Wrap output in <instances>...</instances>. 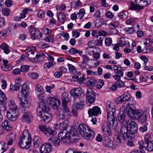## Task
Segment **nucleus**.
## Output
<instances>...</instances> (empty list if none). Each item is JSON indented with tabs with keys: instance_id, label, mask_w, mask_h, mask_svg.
<instances>
[{
	"instance_id": "a18cd8bd",
	"label": "nucleus",
	"mask_w": 153,
	"mask_h": 153,
	"mask_svg": "<svg viewBox=\"0 0 153 153\" xmlns=\"http://www.w3.org/2000/svg\"><path fill=\"white\" fill-rule=\"evenodd\" d=\"M69 52L71 53L72 54H74L78 53L80 55H81L82 53H83V52L82 51H81L80 50H78L74 48H71L69 51Z\"/></svg>"
},
{
	"instance_id": "dca6fc26",
	"label": "nucleus",
	"mask_w": 153,
	"mask_h": 153,
	"mask_svg": "<svg viewBox=\"0 0 153 153\" xmlns=\"http://www.w3.org/2000/svg\"><path fill=\"white\" fill-rule=\"evenodd\" d=\"M100 108L97 106H94L92 108H89L88 111V113L90 117L93 115L96 116L101 113Z\"/></svg>"
},
{
	"instance_id": "13d9d810",
	"label": "nucleus",
	"mask_w": 153,
	"mask_h": 153,
	"mask_svg": "<svg viewBox=\"0 0 153 153\" xmlns=\"http://www.w3.org/2000/svg\"><path fill=\"white\" fill-rule=\"evenodd\" d=\"M117 80L118 81L115 83L117 87L120 88L125 86V84L124 82L120 80Z\"/></svg>"
},
{
	"instance_id": "aec40b11",
	"label": "nucleus",
	"mask_w": 153,
	"mask_h": 153,
	"mask_svg": "<svg viewBox=\"0 0 153 153\" xmlns=\"http://www.w3.org/2000/svg\"><path fill=\"white\" fill-rule=\"evenodd\" d=\"M1 96V97H0V104H1L2 106L1 110L5 111L7 110V99L4 94H2V95Z\"/></svg>"
},
{
	"instance_id": "f704fd0d",
	"label": "nucleus",
	"mask_w": 153,
	"mask_h": 153,
	"mask_svg": "<svg viewBox=\"0 0 153 153\" xmlns=\"http://www.w3.org/2000/svg\"><path fill=\"white\" fill-rule=\"evenodd\" d=\"M79 101L76 99L74 100V103L75 105H76V108L77 110L82 109L84 105V101H81L80 103H79Z\"/></svg>"
},
{
	"instance_id": "cd10ccee",
	"label": "nucleus",
	"mask_w": 153,
	"mask_h": 153,
	"mask_svg": "<svg viewBox=\"0 0 153 153\" xmlns=\"http://www.w3.org/2000/svg\"><path fill=\"white\" fill-rule=\"evenodd\" d=\"M1 126H3L4 129L8 131H11L12 129V127L10 122L7 120H5L2 123Z\"/></svg>"
},
{
	"instance_id": "9d476101",
	"label": "nucleus",
	"mask_w": 153,
	"mask_h": 153,
	"mask_svg": "<svg viewBox=\"0 0 153 153\" xmlns=\"http://www.w3.org/2000/svg\"><path fill=\"white\" fill-rule=\"evenodd\" d=\"M47 101L52 108L54 109H57L60 103V101L55 97H49L47 99Z\"/></svg>"
},
{
	"instance_id": "603ef678",
	"label": "nucleus",
	"mask_w": 153,
	"mask_h": 153,
	"mask_svg": "<svg viewBox=\"0 0 153 153\" xmlns=\"http://www.w3.org/2000/svg\"><path fill=\"white\" fill-rule=\"evenodd\" d=\"M70 136H76L79 134V131L75 128H72L70 130Z\"/></svg>"
},
{
	"instance_id": "0eeeda50",
	"label": "nucleus",
	"mask_w": 153,
	"mask_h": 153,
	"mask_svg": "<svg viewBox=\"0 0 153 153\" xmlns=\"http://www.w3.org/2000/svg\"><path fill=\"white\" fill-rule=\"evenodd\" d=\"M39 128L40 130L43 132L45 135L48 137L53 135L57 133L56 131L51 129L45 126L40 125L39 126Z\"/></svg>"
},
{
	"instance_id": "864d4df0",
	"label": "nucleus",
	"mask_w": 153,
	"mask_h": 153,
	"mask_svg": "<svg viewBox=\"0 0 153 153\" xmlns=\"http://www.w3.org/2000/svg\"><path fill=\"white\" fill-rule=\"evenodd\" d=\"M124 30L127 34H131L135 31L134 26L131 27H127L124 29Z\"/></svg>"
},
{
	"instance_id": "a19ab883",
	"label": "nucleus",
	"mask_w": 153,
	"mask_h": 153,
	"mask_svg": "<svg viewBox=\"0 0 153 153\" xmlns=\"http://www.w3.org/2000/svg\"><path fill=\"white\" fill-rule=\"evenodd\" d=\"M121 96L124 102H125L126 104H129L131 103V100L127 94H123L121 95Z\"/></svg>"
},
{
	"instance_id": "4d7b16f0",
	"label": "nucleus",
	"mask_w": 153,
	"mask_h": 153,
	"mask_svg": "<svg viewBox=\"0 0 153 153\" xmlns=\"http://www.w3.org/2000/svg\"><path fill=\"white\" fill-rule=\"evenodd\" d=\"M4 145V142L0 143V153H3L7 150V149L5 148Z\"/></svg>"
},
{
	"instance_id": "49530a36",
	"label": "nucleus",
	"mask_w": 153,
	"mask_h": 153,
	"mask_svg": "<svg viewBox=\"0 0 153 153\" xmlns=\"http://www.w3.org/2000/svg\"><path fill=\"white\" fill-rule=\"evenodd\" d=\"M145 149L149 152L153 151V143L151 142L145 144Z\"/></svg>"
},
{
	"instance_id": "09e8293b",
	"label": "nucleus",
	"mask_w": 153,
	"mask_h": 153,
	"mask_svg": "<svg viewBox=\"0 0 153 153\" xmlns=\"http://www.w3.org/2000/svg\"><path fill=\"white\" fill-rule=\"evenodd\" d=\"M20 105L22 108H28L30 106V103L28 101L25 100L23 101H22Z\"/></svg>"
},
{
	"instance_id": "72a5a7b5",
	"label": "nucleus",
	"mask_w": 153,
	"mask_h": 153,
	"mask_svg": "<svg viewBox=\"0 0 153 153\" xmlns=\"http://www.w3.org/2000/svg\"><path fill=\"white\" fill-rule=\"evenodd\" d=\"M102 129L103 132H105V134L106 135H109L111 131L110 128H109L108 124L105 123L103 124L102 127Z\"/></svg>"
},
{
	"instance_id": "c85d7f7f",
	"label": "nucleus",
	"mask_w": 153,
	"mask_h": 153,
	"mask_svg": "<svg viewBox=\"0 0 153 153\" xmlns=\"http://www.w3.org/2000/svg\"><path fill=\"white\" fill-rule=\"evenodd\" d=\"M106 34L107 33L103 31L102 32H101V34L102 35V36H98L97 37V41L98 42H97L96 45L98 46L102 45V41L104 39V35H106Z\"/></svg>"
},
{
	"instance_id": "473e14b6",
	"label": "nucleus",
	"mask_w": 153,
	"mask_h": 153,
	"mask_svg": "<svg viewBox=\"0 0 153 153\" xmlns=\"http://www.w3.org/2000/svg\"><path fill=\"white\" fill-rule=\"evenodd\" d=\"M118 118L119 122L123 125L121 127L123 126H125L126 124L125 112H123L119 117H118Z\"/></svg>"
},
{
	"instance_id": "3c124183",
	"label": "nucleus",
	"mask_w": 153,
	"mask_h": 153,
	"mask_svg": "<svg viewBox=\"0 0 153 153\" xmlns=\"http://www.w3.org/2000/svg\"><path fill=\"white\" fill-rule=\"evenodd\" d=\"M44 55H45L43 53H42L41 54L39 53H38L37 54L35 58H29V59L31 61H36L38 60V59L40 57L42 56H44Z\"/></svg>"
},
{
	"instance_id": "4468645a",
	"label": "nucleus",
	"mask_w": 153,
	"mask_h": 153,
	"mask_svg": "<svg viewBox=\"0 0 153 153\" xmlns=\"http://www.w3.org/2000/svg\"><path fill=\"white\" fill-rule=\"evenodd\" d=\"M68 121L67 120H65L59 124H55L53 127L56 130H62L61 131L66 132V130L68 126Z\"/></svg>"
},
{
	"instance_id": "680f3d73",
	"label": "nucleus",
	"mask_w": 153,
	"mask_h": 153,
	"mask_svg": "<svg viewBox=\"0 0 153 153\" xmlns=\"http://www.w3.org/2000/svg\"><path fill=\"white\" fill-rule=\"evenodd\" d=\"M147 125L148 123H146V124L142 125V126H140L139 129V131L141 132H143L147 131L148 129Z\"/></svg>"
},
{
	"instance_id": "20e7f679",
	"label": "nucleus",
	"mask_w": 153,
	"mask_h": 153,
	"mask_svg": "<svg viewBox=\"0 0 153 153\" xmlns=\"http://www.w3.org/2000/svg\"><path fill=\"white\" fill-rule=\"evenodd\" d=\"M20 140L17 144L18 146L22 148H23L22 147L21 144L24 145L23 140L25 139V137H26L27 138L26 141L25 142V143L26 144V146H28L27 147H29L31 146V135L27 130L24 131L22 133V136H20Z\"/></svg>"
},
{
	"instance_id": "338daca9",
	"label": "nucleus",
	"mask_w": 153,
	"mask_h": 153,
	"mask_svg": "<svg viewBox=\"0 0 153 153\" xmlns=\"http://www.w3.org/2000/svg\"><path fill=\"white\" fill-rule=\"evenodd\" d=\"M112 43V41L111 38L107 37L105 39V44L107 46H109L111 45Z\"/></svg>"
},
{
	"instance_id": "393cba45",
	"label": "nucleus",
	"mask_w": 153,
	"mask_h": 153,
	"mask_svg": "<svg viewBox=\"0 0 153 153\" xmlns=\"http://www.w3.org/2000/svg\"><path fill=\"white\" fill-rule=\"evenodd\" d=\"M30 90L28 87L26 83H24L21 88V92L23 96L26 97L30 93Z\"/></svg>"
},
{
	"instance_id": "052dcab7",
	"label": "nucleus",
	"mask_w": 153,
	"mask_h": 153,
	"mask_svg": "<svg viewBox=\"0 0 153 153\" xmlns=\"http://www.w3.org/2000/svg\"><path fill=\"white\" fill-rule=\"evenodd\" d=\"M55 63V62L54 61L46 63L44 64V66L45 68L46 67L47 68H50L51 67L54 66Z\"/></svg>"
},
{
	"instance_id": "4c0bfd02",
	"label": "nucleus",
	"mask_w": 153,
	"mask_h": 153,
	"mask_svg": "<svg viewBox=\"0 0 153 153\" xmlns=\"http://www.w3.org/2000/svg\"><path fill=\"white\" fill-rule=\"evenodd\" d=\"M147 120V113L145 111L137 119V120L140 122L142 123L145 122Z\"/></svg>"
},
{
	"instance_id": "c03bdc74",
	"label": "nucleus",
	"mask_w": 153,
	"mask_h": 153,
	"mask_svg": "<svg viewBox=\"0 0 153 153\" xmlns=\"http://www.w3.org/2000/svg\"><path fill=\"white\" fill-rule=\"evenodd\" d=\"M62 109L65 112V113L68 115H70V112L69 109L67 105V103H62Z\"/></svg>"
},
{
	"instance_id": "de8ad7c7",
	"label": "nucleus",
	"mask_w": 153,
	"mask_h": 153,
	"mask_svg": "<svg viewBox=\"0 0 153 153\" xmlns=\"http://www.w3.org/2000/svg\"><path fill=\"white\" fill-rule=\"evenodd\" d=\"M58 19L61 22L63 23L66 19L65 15L64 13H61L59 14Z\"/></svg>"
},
{
	"instance_id": "e433bc0d",
	"label": "nucleus",
	"mask_w": 153,
	"mask_h": 153,
	"mask_svg": "<svg viewBox=\"0 0 153 153\" xmlns=\"http://www.w3.org/2000/svg\"><path fill=\"white\" fill-rule=\"evenodd\" d=\"M21 86L20 84L15 83L14 85L12 84L10 85V90L12 92L13 91H19Z\"/></svg>"
},
{
	"instance_id": "a878e982",
	"label": "nucleus",
	"mask_w": 153,
	"mask_h": 153,
	"mask_svg": "<svg viewBox=\"0 0 153 153\" xmlns=\"http://www.w3.org/2000/svg\"><path fill=\"white\" fill-rule=\"evenodd\" d=\"M29 32L30 33L31 39L33 40H35L37 38V34H40V36H41L39 31L35 28H30L29 30Z\"/></svg>"
},
{
	"instance_id": "0e129e2a",
	"label": "nucleus",
	"mask_w": 153,
	"mask_h": 153,
	"mask_svg": "<svg viewBox=\"0 0 153 153\" xmlns=\"http://www.w3.org/2000/svg\"><path fill=\"white\" fill-rule=\"evenodd\" d=\"M37 96L38 100L40 101V102H44V101L45 100L43 93H40L39 95H37Z\"/></svg>"
},
{
	"instance_id": "ea45409f",
	"label": "nucleus",
	"mask_w": 153,
	"mask_h": 153,
	"mask_svg": "<svg viewBox=\"0 0 153 153\" xmlns=\"http://www.w3.org/2000/svg\"><path fill=\"white\" fill-rule=\"evenodd\" d=\"M9 46L6 43H3L0 46V48L4 51V52L6 54H8L10 52L8 49Z\"/></svg>"
},
{
	"instance_id": "7c9ffc66",
	"label": "nucleus",
	"mask_w": 153,
	"mask_h": 153,
	"mask_svg": "<svg viewBox=\"0 0 153 153\" xmlns=\"http://www.w3.org/2000/svg\"><path fill=\"white\" fill-rule=\"evenodd\" d=\"M8 105L9 111H17V107L14 100H10L8 102Z\"/></svg>"
},
{
	"instance_id": "79ce46f5",
	"label": "nucleus",
	"mask_w": 153,
	"mask_h": 153,
	"mask_svg": "<svg viewBox=\"0 0 153 153\" xmlns=\"http://www.w3.org/2000/svg\"><path fill=\"white\" fill-rule=\"evenodd\" d=\"M68 96V94L67 92L63 93L62 97V103H67L69 101V99Z\"/></svg>"
},
{
	"instance_id": "774afa93",
	"label": "nucleus",
	"mask_w": 153,
	"mask_h": 153,
	"mask_svg": "<svg viewBox=\"0 0 153 153\" xmlns=\"http://www.w3.org/2000/svg\"><path fill=\"white\" fill-rule=\"evenodd\" d=\"M29 69V66L28 65H23L21 67V70L22 72H27Z\"/></svg>"
},
{
	"instance_id": "bf43d9fd",
	"label": "nucleus",
	"mask_w": 153,
	"mask_h": 153,
	"mask_svg": "<svg viewBox=\"0 0 153 153\" xmlns=\"http://www.w3.org/2000/svg\"><path fill=\"white\" fill-rule=\"evenodd\" d=\"M28 75L30 78L34 79H37L39 76V74L37 73H30Z\"/></svg>"
},
{
	"instance_id": "69168bd1",
	"label": "nucleus",
	"mask_w": 153,
	"mask_h": 153,
	"mask_svg": "<svg viewBox=\"0 0 153 153\" xmlns=\"http://www.w3.org/2000/svg\"><path fill=\"white\" fill-rule=\"evenodd\" d=\"M2 12L4 15L8 16L10 14V11L7 8H5L2 10Z\"/></svg>"
},
{
	"instance_id": "f8f14e48",
	"label": "nucleus",
	"mask_w": 153,
	"mask_h": 153,
	"mask_svg": "<svg viewBox=\"0 0 153 153\" xmlns=\"http://www.w3.org/2000/svg\"><path fill=\"white\" fill-rule=\"evenodd\" d=\"M71 95L73 96L74 100H79V97L82 93V90L81 88H75L71 90Z\"/></svg>"
},
{
	"instance_id": "5701e85b",
	"label": "nucleus",
	"mask_w": 153,
	"mask_h": 153,
	"mask_svg": "<svg viewBox=\"0 0 153 153\" xmlns=\"http://www.w3.org/2000/svg\"><path fill=\"white\" fill-rule=\"evenodd\" d=\"M143 112L141 110L136 109L129 117L132 120H137Z\"/></svg>"
},
{
	"instance_id": "e2e57ef3",
	"label": "nucleus",
	"mask_w": 153,
	"mask_h": 153,
	"mask_svg": "<svg viewBox=\"0 0 153 153\" xmlns=\"http://www.w3.org/2000/svg\"><path fill=\"white\" fill-rule=\"evenodd\" d=\"M82 57H83V61L82 62V64L83 65H84L86 63V62L90 60L89 58L87 56V55H83Z\"/></svg>"
},
{
	"instance_id": "37998d69",
	"label": "nucleus",
	"mask_w": 153,
	"mask_h": 153,
	"mask_svg": "<svg viewBox=\"0 0 153 153\" xmlns=\"http://www.w3.org/2000/svg\"><path fill=\"white\" fill-rule=\"evenodd\" d=\"M44 91L42 86L39 85H38L36 87V94L37 95H39L40 93H44Z\"/></svg>"
},
{
	"instance_id": "f257e3e1",
	"label": "nucleus",
	"mask_w": 153,
	"mask_h": 153,
	"mask_svg": "<svg viewBox=\"0 0 153 153\" xmlns=\"http://www.w3.org/2000/svg\"><path fill=\"white\" fill-rule=\"evenodd\" d=\"M106 110L107 113V119L110 127L114 130L117 126L118 121L116 117L114 116L115 112L113 104L110 101H108L106 105Z\"/></svg>"
},
{
	"instance_id": "1a4fd4ad",
	"label": "nucleus",
	"mask_w": 153,
	"mask_h": 153,
	"mask_svg": "<svg viewBox=\"0 0 153 153\" xmlns=\"http://www.w3.org/2000/svg\"><path fill=\"white\" fill-rule=\"evenodd\" d=\"M86 96L87 100L90 104L94 102L96 99V95L92 88H89L87 89Z\"/></svg>"
},
{
	"instance_id": "c756f323",
	"label": "nucleus",
	"mask_w": 153,
	"mask_h": 153,
	"mask_svg": "<svg viewBox=\"0 0 153 153\" xmlns=\"http://www.w3.org/2000/svg\"><path fill=\"white\" fill-rule=\"evenodd\" d=\"M33 146L38 148L42 143L41 138L38 136H35L33 140Z\"/></svg>"
},
{
	"instance_id": "39448f33",
	"label": "nucleus",
	"mask_w": 153,
	"mask_h": 153,
	"mask_svg": "<svg viewBox=\"0 0 153 153\" xmlns=\"http://www.w3.org/2000/svg\"><path fill=\"white\" fill-rule=\"evenodd\" d=\"M120 130V133L118 136L117 137L115 141L116 144L118 146L121 144V140H127L128 139L129 140L130 139H131V137L128 136V135L126 133L128 130L125 126H123L121 127Z\"/></svg>"
},
{
	"instance_id": "7ed1b4c3",
	"label": "nucleus",
	"mask_w": 153,
	"mask_h": 153,
	"mask_svg": "<svg viewBox=\"0 0 153 153\" xmlns=\"http://www.w3.org/2000/svg\"><path fill=\"white\" fill-rule=\"evenodd\" d=\"M136 4L134 2H131L129 9L139 11L143 8L148 5L150 3V0H134Z\"/></svg>"
},
{
	"instance_id": "a211bd4d",
	"label": "nucleus",
	"mask_w": 153,
	"mask_h": 153,
	"mask_svg": "<svg viewBox=\"0 0 153 153\" xmlns=\"http://www.w3.org/2000/svg\"><path fill=\"white\" fill-rule=\"evenodd\" d=\"M133 101L132 100V101H131V103L129 104H126L128 105L126 107V111L128 116L129 117L132 114L134 111L136 109V107L135 106V104L133 103H132V102Z\"/></svg>"
},
{
	"instance_id": "6e6552de",
	"label": "nucleus",
	"mask_w": 153,
	"mask_h": 153,
	"mask_svg": "<svg viewBox=\"0 0 153 153\" xmlns=\"http://www.w3.org/2000/svg\"><path fill=\"white\" fill-rule=\"evenodd\" d=\"M58 135L61 137V143L66 144H70L71 137L70 133L62 131L59 133Z\"/></svg>"
},
{
	"instance_id": "ddd939ff",
	"label": "nucleus",
	"mask_w": 153,
	"mask_h": 153,
	"mask_svg": "<svg viewBox=\"0 0 153 153\" xmlns=\"http://www.w3.org/2000/svg\"><path fill=\"white\" fill-rule=\"evenodd\" d=\"M71 117L70 115H68L65 113L62 109H59L57 111L56 118L59 121L68 120Z\"/></svg>"
},
{
	"instance_id": "8fccbe9b",
	"label": "nucleus",
	"mask_w": 153,
	"mask_h": 153,
	"mask_svg": "<svg viewBox=\"0 0 153 153\" xmlns=\"http://www.w3.org/2000/svg\"><path fill=\"white\" fill-rule=\"evenodd\" d=\"M68 69L71 73L73 74H76L77 72L76 70L74 68V66L73 65L68 64Z\"/></svg>"
},
{
	"instance_id": "c9c22d12",
	"label": "nucleus",
	"mask_w": 153,
	"mask_h": 153,
	"mask_svg": "<svg viewBox=\"0 0 153 153\" xmlns=\"http://www.w3.org/2000/svg\"><path fill=\"white\" fill-rule=\"evenodd\" d=\"M114 72L116 74L113 76V78L116 80H120L121 77L123 75V72L122 71H115Z\"/></svg>"
},
{
	"instance_id": "4be33fe9",
	"label": "nucleus",
	"mask_w": 153,
	"mask_h": 153,
	"mask_svg": "<svg viewBox=\"0 0 153 153\" xmlns=\"http://www.w3.org/2000/svg\"><path fill=\"white\" fill-rule=\"evenodd\" d=\"M39 106V108L37 110L38 113L39 112V111H40V109H41L43 111V112H45L49 111L50 109L49 107L44 102H40Z\"/></svg>"
},
{
	"instance_id": "6ab92c4d",
	"label": "nucleus",
	"mask_w": 153,
	"mask_h": 153,
	"mask_svg": "<svg viewBox=\"0 0 153 153\" xmlns=\"http://www.w3.org/2000/svg\"><path fill=\"white\" fill-rule=\"evenodd\" d=\"M17 111H10L7 112V118L11 121H15L17 119L18 115Z\"/></svg>"
},
{
	"instance_id": "9b49d317",
	"label": "nucleus",
	"mask_w": 153,
	"mask_h": 153,
	"mask_svg": "<svg viewBox=\"0 0 153 153\" xmlns=\"http://www.w3.org/2000/svg\"><path fill=\"white\" fill-rule=\"evenodd\" d=\"M38 114L41 119V121H43L45 123L49 122L51 119L52 115L48 113L43 112L39 111Z\"/></svg>"
},
{
	"instance_id": "6e6d98bb",
	"label": "nucleus",
	"mask_w": 153,
	"mask_h": 153,
	"mask_svg": "<svg viewBox=\"0 0 153 153\" xmlns=\"http://www.w3.org/2000/svg\"><path fill=\"white\" fill-rule=\"evenodd\" d=\"M85 13V10L84 9H82L80 10L79 12L77 14L78 18H79L80 20L82 19Z\"/></svg>"
},
{
	"instance_id": "58836bf2",
	"label": "nucleus",
	"mask_w": 153,
	"mask_h": 153,
	"mask_svg": "<svg viewBox=\"0 0 153 153\" xmlns=\"http://www.w3.org/2000/svg\"><path fill=\"white\" fill-rule=\"evenodd\" d=\"M120 42L119 44L120 46L123 47L125 46L126 47H129V42H126V39L123 37H121L120 38Z\"/></svg>"
},
{
	"instance_id": "5fc2aeb1",
	"label": "nucleus",
	"mask_w": 153,
	"mask_h": 153,
	"mask_svg": "<svg viewBox=\"0 0 153 153\" xmlns=\"http://www.w3.org/2000/svg\"><path fill=\"white\" fill-rule=\"evenodd\" d=\"M82 3L79 0H75L73 2L71 3V5L73 7L75 8H76L82 4Z\"/></svg>"
},
{
	"instance_id": "423d86ee",
	"label": "nucleus",
	"mask_w": 153,
	"mask_h": 153,
	"mask_svg": "<svg viewBox=\"0 0 153 153\" xmlns=\"http://www.w3.org/2000/svg\"><path fill=\"white\" fill-rule=\"evenodd\" d=\"M127 126H125L128 130L126 134L128 136L131 137L129 133L131 135H133L137 132L138 130L137 125L134 122L132 121L128 123Z\"/></svg>"
},
{
	"instance_id": "bb28decb",
	"label": "nucleus",
	"mask_w": 153,
	"mask_h": 153,
	"mask_svg": "<svg viewBox=\"0 0 153 153\" xmlns=\"http://www.w3.org/2000/svg\"><path fill=\"white\" fill-rule=\"evenodd\" d=\"M96 82V80L93 78L89 77L86 79L85 84L90 87H94Z\"/></svg>"
},
{
	"instance_id": "b1692460",
	"label": "nucleus",
	"mask_w": 153,
	"mask_h": 153,
	"mask_svg": "<svg viewBox=\"0 0 153 153\" xmlns=\"http://www.w3.org/2000/svg\"><path fill=\"white\" fill-rule=\"evenodd\" d=\"M59 137H51L49 139L50 142H51V144L56 147L59 146L60 145V139Z\"/></svg>"
},
{
	"instance_id": "f3484780",
	"label": "nucleus",
	"mask_w": 153,
	"mask_h": 153,
	"mask_svg": "<svg viewBox=\"0 0 153 153\" xmlns=\"http://www.w3.org/2000/svg\"><path fill=\"white\" fill-rule=\"evenodd\" d=\"M51 145L47 143L43 144L40 148V153H49L51 151Z\"/></svg>"
},
{
	"instance_id": "412c9836",
	"label": "nucleus",
	"mask_w": 153,
	"mask_h": 153,
	"mask_svg": "<svg viewBox=\"0 0 153 153\" xmlns=\"http://www.w3.org/2000/svg\"><path fill=\"white\" fill-rule=\"evenodd\" d=\"M33 116L31 112L30 111L25 113L23 114L22 120L23 121H25L28 123H30Z\"/></svg>"
},
{
	"instance_id": "f03ea898",
	"label": "nucleus",
	"mask_w": 153,
	"mask_h": 153,
	"mask_svg": "<svg viewBox=\"0 0 153 153\" xmlns=\"http://www.w3.org/2000/svg\"><path fill=\"white\" fill-rule=\"evenodd\" d=\"M78 128L79 134H80L84 139L91 140L94 138L95 134L94 131L89 129L85 125L79 124Z\"/></svg>"
},
{
	"instance_id": "2eb2a0df",
	"label": "nucleus",
	"mask_w": 153,
	"mask_h": 153,
	"mask_svg": "<svg viewBox=\"0 0 153 153\" xmlns=\"http://www.w3.org/2000/svg\"><path fill=\"white\" fill-rule=\"evenodd\" d=\"M102 143L104 146L108 147L111 149H115L116 147V145L114 144L111 139L108 137L102 138Z\"/></svg>"
},
{
	"instance_id": "2f4dec72",
	"label": "nucleus",
	"mask_w": 153,
	"mask_h": 153,
	"mask_svg": "<svg viewBox=\"0 0 153 153\" xmlns=\"http://www.w3.org/2000/svg\"><path fill=\"white\" fill-rule=\"evenodd\" d=\"M137 18H129L126 22V24L128 25H131L134 26L137 25V27L139 29V25L137 23Z\"/></svg>"
}]
</instances>
